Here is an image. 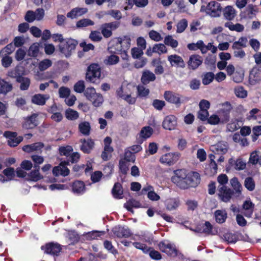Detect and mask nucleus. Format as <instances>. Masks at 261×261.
Returning a JSON list of instances; mask_svg holds the SVG:
<instances>
[{"instance_id":"obj_1","label":"nucleus","mask_w":261,"mask_h":261,"mask_svg":"<svg viewBox=\"0 0 261 261\" xmlns=\"http://www.w3.org/2000/svg\"><path fill=\"white\" fill-rule=\"evenodd\" d=\"M172 182L180 189L185 190L196 187L200 182V174L195 171L187 172L184 169L174 171Z\"/></svg>"},{"instance_id":"obj_2","label":"nucleus","mask_w":261,"mask_h":261,"mask_svg":"<svg viewBox=\"0 0 261 261\" xmlns=\"http://www.w3.org/2000/svg\"><path fill=\"white\" fill-rule=\"evenodd\" d=\"M101 79V68L98 63H91L87 67L85 80L88 83L98 84Z\"/></svg>"},{"instance_id":"obj_3","label":"nucleus","mask_w":261,"mask_h":261,"mask_svg":"<svg viewBox=\"0 0 261 261\" xmlns=\"http://www.w3.org/2000/svg\"><path fill=\"white\" fill-rule=\"evenodd\" d=\"M77 44L78 42L75 39L71 38L64 39L59 45V49L61 53L68 58L71 56L72 51L75 49Z\"/></svg>"},{"instance_id":"obj_4","label":"nucleus","mask_w":261,"mask_h":261,"mask_svg":"<svg viewBox=\"0 0 261 261\" xmlns=\"http://www.w3.org/2000/svg\"><path fill=\"white\" fill-rule=\"evenodd\" d=\"M204 6H202L200 11H205L207 14L213 17L220 16L222 12L220 4L216 1L210 2L204 10Z\"/></svg>"},{"instance_id":"obj_5","label":"nucleus","mask_w":261,"mask_h":261,"mask_svg":"<svg viewBox=\"0 0 261 261\" xmlns=\"http://www.w3.org/2000/svg\"><path fill=\"white\" fill-rule=\"evenodd\" d=\"M159 249L170 257H176L178 255V250L174 244L168 241H162L158 244Z\"/></svg>"},{"instance_id":"obj_6","label":"nucleus","mask_w":261,"mask_h":261,"mask_svg":"<svg viewBox=\"0 0 261 261\" xmlns=\"http://www.w3.org/2000/svg\"><path fill=\"white\" fill-rule=\"evenodd\" d=\"M38 114L33 113L30 116L24 117L22 123V127L24 129H32L39 125Z\"/></svg>"},{"instance_id":"obj_7","label":"nucleus","mask_w":261,"mask_h":261,"mask_svg":"<svg viewBox=\"0 0 261 261\" xmlns=\"http://www.w3.org/2000/svg\"><path fill=\"white\" fill-rule=\"evenodd\" d=\"M42 250L47 254L58 256L62 250L61 245L57 243L49 242L41 247Z\"/></svg>"},{"instance_id":"obj_8","label":"nucleus","mask_w":261,"mask_h":261,"mask_svg":"<svg viewBox=\"0 0 261 261\" xmlns=\"http://www.w3.org/2000/svg\"><path fill=\"white\" fill-rule=\"evenodd\" d=\"M234 191L226 186H219L218 187V195L220 199L224 202L230 201Z\"/></svg>"},{"instance_id":"obj_9","label":"nucleus","mask_w":261,"mask_h":261,"mask_svg":"<svg viewBox=\"0 0 261 261\" xmlns=\"http://www.w3.org/2000/svg\"><path fill=\"white\" fill-rule=\"evenodd\" d=\"M222 106L223 108L220 109L218 113L221 122L223 123H226L229 121L230 113L232 109V107L230 103L228 101H226L223 103Z\"/></svg>"},{"instance_id":"obj_10","label":"nucleus","mask_w":261,"mask_h":261,"mask_svg":"<svg viewBox=\"0 0 261 261\" xmlns=\"http://www.w3.org/2000/svg\"><path fill=\"white\" fill-rule=\"evenodd\" d=\"M4 136L8 139V144L11 147H16L23 140L22 136L17 137V133L15 132L5 131Z\"/></svg>"},{"instance_id":"obj_11","label":"nucleus","mask_w":261,"mask_h":261,"mask_svg":"<svg viewBox=\"0 0 261 261\" xmlns=\"http://www.w3.org/2000/svg\"><path fill=\"white\" fill-rule=\"evenodd\" d=\"M68 165H69V161H61L58 166L53 168V174L55 176H68L70 174V170L67 167Z\"/></svg>"},{"instance_id":"obj_12","label":"nucleus","mask_w":261,"mask_h":261,"mask_svg":"<svg viewBox=\"0 0 261 261\" xmlns=\"http://www.w3.org/2000/svg\"><path fill=\"white\" fill-rule=\"evenodd\" d=\"M119 22H111L109 23H105L101 26V32L105 38H109L112 35V31L117 29L119 26Z\"/></svg>"},{"instance_id":"obj_13","label":"nucleus","mask_w":261,"mask_h":261,"mask_svg":"<svg viewBox=\"0 0 261 261\" xmlns=\"http://www.w3.org/2000/svg\"><path fill=\"white\" fill-rule=\"evenodd\" d=\"M180 154L178 152H169L163 155L160 159L161 163L168 165L174 164L179 159Z\"/></svg>"},{"instance_id":"obj_14","label":"nucleus","mask_w":261,"mask_h":261,"mask_svg":"<svg viewBox=\"0 0 261 261\" xmlns=\"http://www.w3.org/2000/svg\"><path fill=\"white\" fill-rule=\"evenodd\" d=\"M113 234L119 238H127L132 234L130 229L126 226H116L112 229Z\"/></svg>"},{"instance_id":"obj_15","label":"nucleus","mask_w":261,"mask_h":261,"mask_svg":"<svg viewBox=\"0 0 261 261\" xmlns=\"http://www.w3.org/2000/svg\"><path fill=\"white\" fill-rule=\"evenodd\" d=\"M228 149V143L223 141H219L211 147V150L214 153L220 155L225 154L227 152Z\"/></svg>"},{"instance_id":"obj_16","label":"nucleus","mask_w":261,"mask_h":261,"mask_svg":"<svg viewBox=\"0 0 261 261\" xmlns=\"http://www.w3.org/2000/svg\"><path fill=\"white\" fill-rule=\"evenodd\" d=\"M164 97L165 100L173 104L179 106L181 102L180 95L170 91H166L164 92Z\"/></svg>"},{"instance_id":"obj_17","label":"nucleus","mask_w":261,"mask_h":261,"mask_svg":"<svg viewBox=\"0 0 261 261\" xmlns=\"http://www.w3.org/2000/svg\"><path fill=\"white\" fill-rule=\"evenodd\" d=\"M202 58L199 55H192L190 56L187 63L189 69H196L202 63Z\"/></svg>"},{"instance_id":"obj_18","label":"nucleus","mask_w":261,"mask_h":261,"mask_svg":"<svg viewBox=\"0 0 261 261\" xmlns=\"http://www.w3.org/2000/svg\"><path fill=\"white\" fill-rule=\"evenodd\" d=\"M177 125V118L173 115L167 116L164 119L162 126L164 128L173 130Z\"/></svg>"},{"instance_id":"obj_19","label":"nucleus","mask_w":261,"mask_h":261,"mask_svg":"<svg viewBox=\"0 0 261 261\" xmlns=\"http://www.w3.org/2000/svg\"><path fill=\"white\" fill-rule=\"evenodd\" d=\"M261 80V69L258 67H254L250 71L249 81L251 85H255Z\"/></svg>"},{"instance_id":"obj_20","label":"nucleus","mask_w":261,"mask_h":261,"mask_svg":"<svg viewBox=\"0 0 261 261\" xmlns=\"http://www.w3.org/2000/svg\"><path fill=\"white\" fill-rule=\"evenodd\" d=\"M187 48L190 50H196L200 49L202 54L206 53L207 50L210 49L209 46H206L202 40H198L196 43H191L187 45Z\"/></svg>"},{"instance_id":"obj_21","label":"nucleus","mask_w":261,"mask_h":261,"mask_svg":"<svg viewBox=\"0 0 261 261\" xmlns=\"http://www.w3.org/2000/svg\"><path fill=\"white\" fill-rule=\"evenodd\" d=\"M81 142L82 143L81 146V150L85 153L89 154L94 147V141L91 138L87 140L81 139Z\"/></svg>"},{"instance_id":"obj_22","label":"nucleus","mask_w":261,"mask_h":261,"mask_svg":"<svg viewBox=\"0 0 261 261\" xmlns=\"http://www.w3.org/2000/svg\"><path fill=\"white\" fill-rule=\"evenodd\" d=\"M168 60L171 66H176L181 68L185 67V63L182 58L177 55H172L168 57Z\"/></svg>"},{"instance_id":"obj_23","label":"nucleus","mask_w":261,"mask_h":261,"mask_svg":"<svg viewBox=\"0 0 261 261\" xmlns=\"http://www.w3.org/2000/svg\"><path fill=\"white\" fill-rule=\"evenodd\" d=\"M88 12L86 8H74L67 14V17L71 19H74L77 17L81 16Z\"/></svg>"},{"instance_id":"obj_24","label":"nucleus","mask_w":261,"mask_h":261,"mask_svg":"<svg viewBox=\"0 0 261 261\" xmlns=\"http://www.w3.org/2000/svg\"><path fill=\"white\" fill-rule=\"evenodd\" d=\"M112 194L115 199H120L123 198V190L120 182H116L112 189Z\"/></svg>"},{"instance_id":"obj_25","label":"nucleus","mask_w":261,"mask_h":261,"mask_svg":"<svg viewBox=\"0 0 261 261\" xmlns=\"http://www.w3.org/2000/svg\"><path fill=\"white\" fill-rule=\"evenodd\" d=\"M230 183L233 188L235 196L239 197L242 194V187L238 178L236 177H233L230 179Z\"/></svg>"},{"instance_id":"obj_26","label":"nucleus","mask_w":261,"mask_h":261,"mask_svg":"<svg viewBox=\"0 0 261 261\" xmlns=\"http://www.w3.org/2000/svg\"><path fill=\"white\" fill-rule=\"evenodd\" d=\"M48 98L49 97L47 95L37 94L32 96V102L37 105L43 106L45 104L46 101Z\"/></svg>"},{"instance_id":"obj_27","label":"nucleus","mask_w":261,"mask_h":261,"mask_svg":"<svg viewBox=\"0 0 261 261\" xmlns=\"http://www.w3.org/2000/svg\"><path fill=\"white\" fill-rule=\"evenodd\" d=\"M155 79V74L152 72L147 70L143 72L141 81L143 85H147L149 82L154 81Z\"/></svg>"},{"instance_id":"obj_28","label":"nucleus","mask_w":261,"mask_h":261,"mask_svg":"<svg viewBox=\"0 0 261 261\" xmlns=\"http://www.w3.org/2000/svg\"><path fill=\"white\" fill-rule=\"evenodd\" d=\"M17 83H20L19 88L22 91H25L29 89L30 84L31 80L28 77L21 76L18 77Z\"/></svg>"},{"instance_id":"obj_29","label":"nucleus","mask_w":261,"mask_h":261,"mask_svg":"<svg viewBox=\"0 0 261 261\" xmlns=\"http://www.w3.org/2000/svg\"><path fill=\"white\" fill-rule=\"evenodd\" d=\"M43 146L42 143L38 142L30 145H24L22 147V150L26 152L30 153L35 151L40 150Z\"/></svg>"},{"instance_id":"obj_30","label":"nucleus","mask_w":261,"mask_h":261,"mask_svg":"<svg viewBox=\"0 0 261 261\" xmlns=\"http://www.w3.org/2000/svg\"><path fill=\"white\" fill-rule=\"evenodd\" d=\"M216 221L218 223H223L225 222L227 218V214L225 210H218L214 213Z\"/></svg>"},{"instance_id":"obj_31","label":"nucleus","mask_w":261,"mask_h":261,"mask_svg":"<svg viewBox=\"0 0 261 261\" xmlns=\"http://www.w3.org/2000/svg\"><path fill=\"white\" fill-rule=\"evenodd\" d=\"M72 190L75 193L81 194L85 190V183L80 180L74 181L72 185Z\"/></svg>"},{"instance_id":"obj_32","label":"nucleus","mask_w":261,"mask_h":261,"mask_svg":"<svg viewBox=\"0 0 261 261\" xmlns=\"http://www.w3.org/2000/svg\"><path fill=\"white\" fill-rule=\"evenodd\" d=\"M13 89L12 85L5 80L0 79V94H6L11 91Z\"/></svg>"},{"instance_id":"obj_33","label":"nucleus","mask_w":261,"mask_h":261,"mask_svg":"<svg viewBox=\"0 0 261 261\" xmlns=\"http://www.w3.org/2000/svg\"><path fill=\"white\" fill-rule=\"evenodd\" d=\"M218 166L216 162H210L205 169V174L209 176H212L217 172Z\"/></svg>"},{"instance_id":"obj_34","label":"nucleus","mask_w":261,"mask_h":261,"mask_svg":"<svg viewBox=\"0 0 261 261\" xmlns=\"http://www.w3.org/2000/svg\"><path fill=\"white\" fill-rule=\"evenodd\" d=\"M179 205V201L175 198H168L165 201L166 208L169 211L175 210Z\"/></svg>"},{"instance_id":"obj_35","label":"nucleus","mask_w":261,"mask_h":261,"mask_svg":"<svg viewBox=\"0 0 261 261\" xmlns=\"http://www.w3.org/2000/svg\"><path fill=\"white\" fill-rule=\"evenodd\" d=\"M39 46L40 44L39 43L35 42L33 43L29 47L28 51V55L29 57L36 58L38 56L39 53Z\"/></svg>"},{"instance_id":"obj_36","label":"nucleus","mask_w":261,"mask_h":261,"mask_svg":"<svg viewBox=\"0 0 261 261\" xmlns=\"http://www.w3.org/2000/svg\"><path fill=\"white\" fill-rule=\"evenodd\" d=\"M35 170H32L28 175L29 180L33 181H37L43 178L39 173V166L34 165Z\"/></svg>"},{"instance_id":"obj_37","label":"nucleus","mask_w":261,"mask_h":261,"mask_svg":"<svg viewBox=\"0 0 261 261\" xmlns=\"http://www.w3.org/2000/svg\"><path fill=\"white\" fill-rule=\"evenodd\" d=\"M141 206L140 203L133 199L131 198L128 199L127 202L124 204V207L126 208V210L131 212H133V208H139Z\"/></svg>"},{"instance_id":"obj_38","label":"nucleus","mask_w":261,"mask_h":261,"mask_svg":"<svg viewBox=\"0 0 261 261\" xmlns=\"http://www.w3.org/2000/svg\"><path fill=\"white\" fill-rule=\"evenodd\" d=\"M223 15L226 19L231 20L236 16V11L232 6H228L223 10Z\"/></svg>"},{"instance_id":"obj_39","label":"nucleus","mask_w":261,"mask_h":261,"mask_svg":"<svg viewBox=\"0 0 261 261\" xmlns=\"http://www.w3.org/2000/svg\"><path fill=\"white\" fill-rule=\"evenodd\" d=\"M123 50L121 43L117 40V41L113 43L110 46L108 47V51L112 54H118L121 53L122 50Z\"/></svg>"},{"instance_id":"obj_40","label":"nucleus","mask_w":261,"mask_h":261,"mask_svg":"<svg viewBox=\"0 0 261 261\" xmlns=\"http://www.w3.org/2000/svg\"><path fill=\"white\" fill-rule=\"evenodd\" d=\"M228 163L230 166L234 165V168L238 170H243L246 167V164L241 159L235 161L231 158L228 160Z\"/></svg>"},{"instance_id":"obj_41","label":"nucleus","mask_w":261,"mask_h":261,"mask_svg":"<svg viewBox=\"0 0 261 261\" xmlns=\"http://www.w3.org/2000/svg\"><path fill=\"white\" fill-rule=\"evenodd\" d=\"M106 234L105 231L94 230L86 233L84 236L86 240L90 241L96 239L98 237H101Z\"/></svg>"},{"instance_id":"obj_42","label":"nucleus","mask_w":261,"mask_h":261,"mask_svg":"<svg viewBox=\"0 0 261 261\" xmlns=\"http://www.w3.org/2000/svg\"><path fill=\"white\" fill-rule=\"evenodd\" d=\"M224 26L226 28H228L230 31L238 32H243L244 30V27L243 24L239 23L233 24V23L230 21L226 22Z\"/></svg>"},{"instance_id":"obj_43","label":"nucleus","mask_w":261,"mask_h":261,"mask_svg":"<svg viewBox=\"0 0 261 261\" xmlns=\"http://www.w3.org/2000/svg\"><path fill=\"white\" fill-rule=\"evenodd\" d=\"M118 40L121 43V45L125 50H128L130 46V38L129 36H123L117 38Z\"/></svg>"},{"instance_id":"obj_44","label":"nucleus","mask_w":261,"mask_h":261,"mask_svg":"<svg viewBox=\"0 0 261 261\" xmlns=\"http://www.w3.org/2000/svg\"><path fill=\"white\" fill-rule=\"evenodd\" d=\"M248 40L246 37H241L239 40L235 41L232 45V48L233 49H240L242 47H246L247 46Z\"/></svg>"},{"instance_id":"obj_45","label":"nucleus","mask_w":261,"mask_h":261,"mask_svg":"<svg viewBox=\"0 0 261 261\" xmlns=\"http://www.w3.org/2000/svg\"><path fill=\"white\" fill-rule=\"evenodd\" d=\"M79 129L82 134L88 136L90 134L91 126L90 123L88 121H84L81 122L79 124Z\"/></svg>"},{"instance_id":"obj_46","label":"nucleus","mask_w":261,"mask_h":261,"mask_svg":"<svg viewBox=\"0 0 261 261\" xmlns=\"http://www.w3.org/2000/svg\"><path fill=\"white\" fill-rule=\"evenodd\" d=\"M153 129L149 126H144L142 128L140 133L139 136L141 138L146 139L152 135Z\"/></svg>"},{"instance_id":"obj_47","label":"nucleus","mask_w":261,"mask_h":261,"mask_svg":"<svg viewBox=\"0 0 261 261\" xmlns=\"http://www.w3.org/2000/svg\"><path fill=\"white\" fill-rule=\"evenodd\" d=\"M202 82L204 85H207L212 83L215 79V74L212 72L204 73L202 76Z\"/></svg>"},{"instance_id":"obj_48","label":"nucleus","mask_w":261,"mask_h":261,"mask_svg":"<svg viewBox=\"0 0 261 261\" xmlns=\"http://www.w3.org/2000/svg\"><path fill=\"white\" fill-rule=\"evenodd\" d=\"M65 115L69 120H75L79 117V113L71 108H68L65 111Z\"/></svg>"},{"instance_id":"obj_49","label":"nucleus","mask_w":261,"mask_h":261,"mask_svg":"<svg viewBox=\"0 0 261 261\" xmlns=\"http://www.w3.org/2000/svg\"><path fill=\"white\" fill-rule=\"evenodd\" d=\"M202 230L198 227L196 228L195 231L198 232H203L207 234H212L213 225L208 221H206L203 226Z\"/></svg>"},{"instance_id":"obj_50","label":"nucleus","mask_w":261,"mask_h":261,"mask_svg":"<svg viewBox=\"0 0 261 261\" xmlns=\"http://www.w3.org/2000/svg\"><path fill=\"white\" fill-rule=\"evenodd\" d=\"M93 106L98 107L100 106L103 102V98L100 93L95 94L94 96L90 100Z\"/></svg>"},{"instance_id":"obj_51","label":"nucleus","mask_w":261,"mask_h":261,"mask_svg":"<svg viewBox=\"0 0 261 261\" xmlns=\"http://www.w3.org/2000/svg\"><path fill=\"white\" fill-rule=\"evenodd\" d=\"M137 97L139 98H146L149 95L150 91L148 88H146L143 85H138L137 87Z\"/></svg>"},{"instance_id":"obj_52","label":"nucleus","mask_w":261,"mask_h":261,"mask_svg":"<svg viewBox=\"0 0 261 261\" xmlns=\"http://www.w3.org/2000/svg\"><path fill=\"white\" fill-rule=\"evenodd\" d=\"M23 72L24 71L21 72V71L20 70V67L17 66L15 68L12 69L9 71L8 72V75L11 78L15 79L16 81L17 82L18 77L21 76L22 75L24 74Z\"/></svg>"},{"instance_id":"obj_53","label":"nucleus","mask_w":261,"mask_h":261,"mask_svg":"<svg viewBox=\"0 0 261 261\" xmlns=\"http://www.w3.org/2000/svg\"><path fill=\"white\" fill-rule=\"evenodd\" d=\"M116 55L112 54L108 56L104 61L105 64L107 65H114L118 63L120 61L119 57Z\"/></svg>"},{"instance_id":"obj_54","label":"nucleus","mask_w":261,"mask_h":261,"mask_svg":"<svg viewBox=\"0 0 261 261\" xmlns=\"http://www.w3.org/2000/svg\"><path fill=\"white\" fill-rule=\"evenodd\" d=\"M58 150L60 155L68 157L73 151V149L71 146L66 145L65 146L59 147Z\"/></svg>"},{"instance_id":"obj_55","label":"nucleus","mask_w":261,"mask_h":261,"mask_svg":"<svg viewBox=\"0 0 261 261\" xmlns=\"http://www.w3.org/2000/svg\"><path fill=\"white\" fill-rule=\"evenodd\" d=\"M154 53H158L159 55L165 54L167 52V49L165 44L162 43L155 44L153 46Z\"/></svg>"},{"instance_id":"obj_56","label":"nucleus","mask_w":261,"mask_h":261,"mask_svg":"<svg viewBox=\"0 0 261 261\" xmlns=\"http://www.w3.org/2000/svg\"><path fill=\"white\" fill-rule=\"evenodd\" d=\"M68 238L72 244H75L79 242L80 239L79 234L75 230L69 231Z\"/></svg>"},{"instance_id":"obj_57","label":"nucleus","mask_w":261,"mask_h":261,"mask_svg":"<svg viewBox=\"0 0 261 261\" xmlns=\"http://www.w3.org/2000/svg\"><path fill=\"white\" fill-rule=\"evenodd\" d=\"M164 43L165 45L170 46L172 48H175L178 46V41L174 39L172 36L168 35L164 39Z\"/></svg>"},{"instance_id":"obj_58","label":"nucleus","mask_w":261,"mask_h":261,"mask_svg":"<svg viewBox=\"0 0 261 261\" xmlns=\"http://www.w3.org/2000/svg\"><path fill=\"white\" fill-rule=\"evenodd\" d=\"M94 22L91 19L88 18L82 19L76 22V25L77 28H81L86 27L89 25H94Z\"/></svg>"},{"instance_id":"obj_59","label":"nucleus","mask_w":261,"mask_h":261,"mask_svg":"<svg viewBox=\"0 0 261 261\" xmlns=\"http://www.w3.org/2000/svg\"><path fill=\"white\" fill-rule=\"evenodd\" d=\"M245 188L249 191H252L255 189V182L251 177H248L245 178L244 181Z\"/></svg>"},{"instance_id":"obj_60","label":"nucleus","mask_w":261,"mask_h":261,"mask_svg":"<svg viewBox=\"0 0 261 261\" xmlns=\"http://www.w3.org/2000/svg\"><path fill=\"white\" fill-rule=\"evenodd\" d=\"M125 162L134 163L136 160L135 155L129 149H126L124 151V157L123 160Z\"/></svg>"},{"instance_id":"obj_61","label":"nucleus","mask_w":261,"mask_h":261,"mask_svg":"<svg viewBox=\"0 0 261 261\" xmlns=\"http://www.w3.org/2000/svg\"><path fill=\"white\" fill-rule=\"evenodd\" d=\"M223 239L228 243H234L238 240L236 235L231 232L224 233L223 236Z\"/></svg>"},{"instance_id":"obj_62","label":"nucleus","mask_w":261,"mask_h":261,"mask_svg":"<svg viewBox=\"0 0 261 261\" xmlns=\"http://www.w3.org/2000/svg\"><path fill=\"white\" fill-rule=\"evenodd\" d=\"M188 26V21L186 19H182L178 21L176 25L177 33H182L187 28Z\"/></svg>"},{"instance_id":"obj_63","label":"nucleus","mask_w":261,"mask_h":261,"mask_svg":"<svg viewBox=\"0 0 261 261\" xmlns=\"http://www.w3.org/2000/svg\"><path fill=\"white\" fill-rule=\"evenodd\" d=\"M52 62L49 59H44L41 61L38 65V68L40 71H44L50 67Z\"/></svg>"},{"instance_id":"obj_64","label":"nucleus","mask_w":261,"mask_h":261,"mask_svg":"<svg viewBox=\"0 0 261 261\" xmlns=\"http://www.w3.org/2000/svg\"><path fill=\"white\" fill-rule=\"evenodd\" d=\"M260 135H261V125L254 126L252 128V135H251L252 141H256Z\"/></svg>"}]
</instances>
